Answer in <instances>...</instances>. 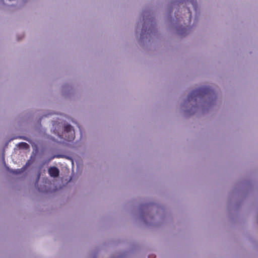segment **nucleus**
Here are the masks:
<instances>
[{"instance_id":"nucleus-4","label":"nucleus","mask_w":258,"mask_h":258,"mask_svg":"<svg viewBox=\"0 0 258 258\" xmlns=\"http://www.w3.org/2000/svg\"><path fill=\"white\" fill-rule=\"evenodd\" d=\"M20 146L24 148H27V147H29V145L27 143H25V142H22L20 144Z\"/></svg>"},{"instance_id":"nucleus-3","label":"nucleus","mask_w":258,"mask_h":258,"mask_svg":"<svg viewBox=\"0 0 258 258\" xmlns=\"http://www.w3.org/2000/svg\"><path fill=\"white\" fill-rule=\"evenodd\" d=\"M48 173L50 176L56 177L59 175V171L56 167H51L48 169Z\"/></svg>"},{"instance_id":"nucleus-8","label":"nucleus","mask_w":258,"mask_h":258,"mask_svg":"<svg viewBox=\"0 0 258 258\" xmlns=\"http://www.w3.org/2000/svg\"><path fill=\"white\" fill-rule=\"evenodd\" d=\"M38 178H39V177H38V179L37 180H38ZM36 183H38V180L36 181Z\"/></svg>"},{"instance_id":"nucleus-9","label":"nucleus","mask_w":258,"mask_h":258,"mask_svg":"<svg viewBox=\"0 0 258 258\" xmlns=\"http://www.w3.org/2000/svg\"><path fill=\"white\" fill-rule=\"evenodd\" d=\"M20 171H19L18 172H17V173H20Z\"/></svg>"},{"instance_id":"nucleus-5","label":"nucleus","mask_w":258,"mask_h":258,"mask_svg":"<svg viewBox=\"0 0 258 258\" xmlns=\"http://www.w3.org/2000/svg\"><path fill=\"white\" fill-rule=\"evenodd\" d=\"M188 10V15H189V22H190L191 21V12L189 11V9H187Z\"/></svg>"},{"instance_id":"nucleus-1","label":"nucleus","mask_w":258,"mask_h":258,"mask_svg":"<svg viewBox=\"0 0 258 258\" xmlns=\"http://www.w3.org/2000/svg\"><path fill=\"white\" fill-rule=\"evenodd\" d=\"M211 91V89L207 87L199 88V89L194 90L191 92L188 96V100L189 101L192 99L196 100V97H201L204 95L209 94Z\"/></svg>"},{"instance_id":"nucleus-6","label":"nucleus","mask_w":258,"mask_h":258,"mask_svg":"<svg viewBox=\"0 0 258 258\" xmlns=\"http://www.w3.org/2000/svg\"><path fill=\"white\" fill-rule=\"evenodd\" d=\"M186 30H187V28H184L183 29H182L181 32H179L178 33L180 34H183L184 33V32L185 31H186Z\"/></svg>"},{"instance_id":"nucleus-2","label":"nucleus","mask_w":258,"mask_h":258,"mask_svg":"<svg viewBox=\"0 0 258 258\" xmlns=\"http://www.w3.org/2000/svg\"><path fill=\"white\" fill-rule=\"evenodd\" d=\"M62 136H64V140L67 141H71L75 138V131L70 124H66L64 126V131Z\"/></svg>"},{"instance_id":"nucleus-7","label":"nucleus","mask_w":258,"mask_h":258,"mask_svg":"<svg viewBox=\"0 0 258 258\" xmlns=\"http://www.w3.org/2000/svg\"><path fill=\"white\" fill-rule=\"evenodd\" d=\"M190 3H191V5H192L193 7L194 8V9H196V4L195 2V1H191Z\"/></svg>"}]
</instances>
